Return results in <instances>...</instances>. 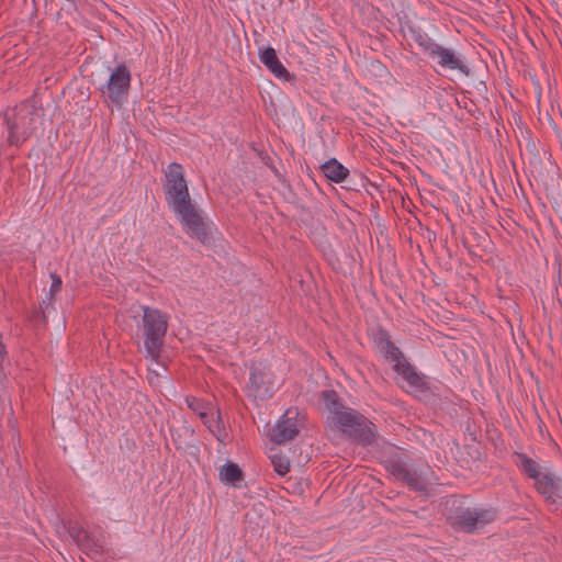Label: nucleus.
I'll return each mask as SVG.
<instances>
[{"label": "nucleus", "instance_id": "obj_1", "mask_svg": "<svg viewBox=\"0 0 562 562\" xmlns=\"http://www.w3.org/2000/svg\"><path fill=\"white\" fill-rule=\"evenodd\" d=\"M165 194L168 205L178 216L186 233L202 244L207 239V229L204 220L192 201L183 168L178 162H171L166 171Z\"/></svg>", "mask_w": 562, "mask_h": 562}, {"label": "nucleus", "instance_id": "obj_2", "mask_svg": "<svg viewBox=\"0 0 562 562\" xmlns=\"http://www.w3.org/2000/svg\"><path fill=\"white\" fill-rule=\"evenodd\" d=\"M41 116L42 109L31 101L22 102L12 114L5 113L3 120L9 132V144L19 146L24 143L36 130Z\"/></svg>", "mask_w": 562, "mask_h": 562}, {"label": "nucleus", "instance_id": "obj_3", "mask_svg": "<svg viewBox=\"0 0 562 562\" xmlns=\"http://www.w3.org/2000/svg\"><path fill=\"white\" fill-rule=\"evenodd\" d=\"M497 518L495 508H471L456 507L454 512L447 517L449 525L467 533H474L493 522Z\"/></svg>", "mask_w": 562, "mask_h": 562}, {"label": "nucleus", "instance_id": "obj_4", "mask_svg": "<svg viewBox=\"0 0 562 562\" xmlns=\"http://www.w3.org/2000/svg\"><path fill=\"white\" fill-rule=\"evenodd\" d=\"M336 425L345 435L362 446H371L376 441L375 425L353 408L342 412Z\"/></svg>", "mask_w": 562, "mask_h": 562}, {"label": "nucleus", "instance_id": "obj_5", "mask_svg": "<svg viewBox=\"0 0 562 562\" xmlns=\"http://www.w3.org/2000/svg\"><path fill=\"white\" fill-rule=\"evenodd\" d=\"M143 335L146 351H158L168 328V316L157 308L146 305L142 307Z\"/></svg>", "mask_w": 562, "mask_h": 562}, {"label": "nucleus", "instance_id": "obj_6", "mask_svg": "<svg viewBox=\"0 0 562 562\" xmlns=\"http://www.w3.org/2000/svg\"><path fill=\"white\" fill-rule=\"evenodd\" d=\"M386 359L393 363V370L405 380L416 392L429 391L426 376L408 362L404 353H385Z\"/></svg>", "mask_w": 562, "mask_h": 562}, {"label": "nucleus", "instance_id": "obj_7", "mask_svg": "<svg viewBox=\"0 0 562 562\" xmlns=\"http://www.w3.org/2000/svg\"><path fill=\"white\" fill-rule=\"evenodd\" d=\"M249 390L259 397L272 395V372L267 363L254 361L250 366Z\"/></svg>", "mask_w": 562, "mask_h": 562}, {"label": "nucleus", "instance_id": "obj_8", "mask_svg": "<svg viewBox=\"0 0 562 562\" xmlns=\"http://www.w3.org/2000/svg\"><path fill=\"white\" fill-rule=\"evenodd\" d=\"M130 83L131 72L124 64H121L111 74L103 92L108 94L113 103L121 104L127 95Z\"/></svg>", "mask_w": 562, "mask_h": 562}, {"label": "nucleus", "instance_id": "obj_9", "mask_svg": "<svg viewBox=\"0 0 562 562\" xmlns=\"http://www.w3.org/2000/svg\"><path fill=\"white\" fill-rule=\"evenodd\" d=\"M384 464L387 472L396 480L405 483L411 490L416 492L426 491V485L420 476L415 471H411L400 457L389 458Z\"/></svg>", "mask_w": 562, "mask_h": 562}, {"label": "nucleus", "instance_id": "obj_10", "mask_svg": "<svg viewBox=\"0 0 562 562\" xmlns=\"http://www.w3.org/2000/svg\"><path fill=\"white\" fill-rule=\"evenodd\" d=\"M67 532L77 547L87 555L98 558L103 555V546L94 539L83 527L69 522Z\"/></svg>", "mask_w": 562, "mask_h": 562}, {"label": "nucleus", "instance_id": "obj_11", "mask_svg": "<svg viewBox=\"0 0 562 562\" xmlns=\"http://www.w3.org/2000/svg\"><path fill=\"white\" fill-rule=\"evenodd\" d=\"M429 57L437 58V63L442 69L458 70L465 76L470 75L469 67L452 49L445 48L437 44Z\"/></svg>", "mask_w": 562, "mask_h": 562}, {"label": "nucleus", "instance_id": "obj_12", "mask_svg": "<svg viewBox=\"0 0 562 562\" xmlns=\"http://www.w3.org/2000/svg\"><path fill=\"white\" fill-rule=\"evenodd\" d=\"M291 414V409H288L272 428L270 437L273 442L282 445L293 440L299 435L297 425L293 420L294 417L290 416Z\"/></svg>", "mask_w": 562, "mask_h": 562}, {"label": "nucleus", "instance_id": "obj_13", "mask_svg": "<svg viewBox=\"0 0 562 562\" xmlns=\"http://www.w3.org/2000/svg\"><path fill=\"white\" fill-rule=\"evenodd\" d=\"M261 63L279 79L289 80L290 72L279 60L276 50L272 47L266 48L260 54Z\"/></svg>", "mask_w": 562, "mask_h": 562}, {"label": "nucleus", "instance_id": "obj_14", "mask_svg": "<svg viewBox=\"0 0 562 562\" xmlns=\"http://www.w3.org/2000/svg\"><path fill=\"white\" fill-rule=\"evenodd\" d=\"M324 176L333 182H342L349 175V170L337 159L331 158L321 166Z\"/></svg>", "mask_w": 562, "mask_h": 562}, {"label": "nucleus", "instance_id": "obj_15", "mask_svg": "<svg viewBox=\"0 0 562 562\" xmlns=\"http://www.w3.org/2000/svg\"><path fill=\"white\" fill-rule=\"evenodd\" d=\"M321 400L324 402L326 408L334 414L335 424L338 422V417L342 412H348L349 407H346L338 393L334 390H326L321 393Z\"/></svg>", "mask_w": 562, "mask_h": 562}, {"label": "nucleus", "instance_id": "obj_16", "mask_svg": "<svg viewBox=\"0 0 562 562\" xmlns=\"http://www.w3.org/2000/svg\"><path fill=\"white\" fill-rule=\"evenodd\" d=\"M220 480L225 484L238 486L244 480V473L236 463L227 461L220 470Z\"/></svg>", "mask_w": 562, "mask_h": 562}, {"label": "nucleus", "instance_id": "obj_17", "mask_svg": "<svg viewBox=\"0 0 562 562\" xmlns=\"http://www.w3.org/2000/svg\"><path fill=\"white\" fill-rule=\"evenodd\" d=\"M408 38L413 41L418 47H420L426 54L430 55L434 48L437 46V43L432 41V38L425 32L414 29L412 26L408 27Z\"/></svg>", "mask_w": 562, "mask_h": 562}, {"label": "nucleus", "instance_id": "obj_18", "mask_svg": "<svg viewBox=\"0 0 562 562\" xmlns=\"http://www.w3.org/2000/svg\"><path fill=\"white\" fill-rule=\"evenodd\" d=\"M536 487L547 499L554 501V496L558 492V484L554 482L552 476L549 474H541L536 480Z\"/></svg>", "mask_w": 562, "mask_h": 562}, {"label": "nucleus", "instance_id": "obj_19", "mask_svg": "<svg viewBox=\"0 0 562 562\" xmlns=\"http://www.w3.org/2000/svg\"><path fill=\"white\" fill-rule=\"evenodd\" d=\"M147 370L155 375H160L167 369L168 357L166 353H146Z\"/></svg>", "mask_w": 562, "mask_h": 562}, {"label": "nucleus", "instance_id": "obj_20", "mask_svg": "<svg viewBox=\"0 0 562 562\" xmlns=\"http://www.w3.org/2000/svg\"><path fill=\"white\" fill-rule=\"evenodd\" d=\"M374 345L380 351H400L397 347L391 341L389 333L382 328H378L373 333Z\"/></svg>", "mask_w": 562, "mask_h": 562}, {"label": "nucleus", "instance_id": "obj_21", "mask_svg": "<svg viewBox=\"0 0 562 562\" xmlns=\"http://www.w3.org/2000/svg\"><path fill=\"white\" fill-rule=\"evenodd\" d=\"M520 460V469L531 479L537 480L541 473L539 465L535 460L526 456L525 453L517 454Z\"/></svg>", "mask_w": 562, "mask_h": 562}, {"label": "nucleus", "instance_id": "obj_22", "mask_svg": "<svg viewBox=\"0 0 562 562\" xmlns=\"http://www.w3.org/2000/svg\"><path fill=\"white\" fill-rule=\"evenodd\" d=\"M274 471L279 475H285L290 471V461L285 456L273 454L270 457Z\"/></svg>", "mask_w": 562, "mask_h": 562}, {"label": "nucleus", "instance_id": "obj_23", "mask_svg": "<svg viewBox=\"0 0 562 562\" xmlns=\"http://www.w3.org/2000/svg\"><path fill=\"white\" fill-rule=\"evenodd\" d=\"M186 403L191 411L198 413L201 417H204L206 415L204 413L205 405L203 401L193 396H187Z\"/></svg>", "mask_w": 562, "mask_h": 562}, {"label": "nucleus", "instance_id": "obj_24", "mask_svg": "<svg viewBox=\"0 0 562 562\" xmlns=\"http://www.w3.org/2000/svg\"><path fill=\"white\" fill-rule=\"evenodd\" d=\"M50 278H52V285L49 289V300L53 301L55 294L60 291L63 282H61L60 277L57 276L56 273H52Z\"/></svg>", "mask_w": 562, "mask_h": 562}, {"label": "nucleus", "instance_id": "obj_25", "mask_svg": "<svg viewBox=\"0 0 562 562\" xmlns=\"http://www.w3.org/2000/svg\"><path fill=\"white\" fill-rule=\"evenodd\" d=\"M4 355L5 353H0V372H2V363H3V360H4Z\"/></svg>", "mask_w": 562, "mask_h": 562}, {"label": "nucleus", "instance_id": "obj_26", "mask_svg": "<svg viewBox=\"0 0 562 562\" xmlns=\"http://www.w3.org/2000/svg\"><path fill=\"white\" fill-rule=\"evenodd\" d=\"M5 345L2 341V336L0 335V351H4Z\"/></svg>", "mask_w": 562, "mask_h": 562}, {"label": "nucleus", "instance_id": "obj_27", "mask_svg": "<svg viewBox=\"0 0 562 562\" xmlns=\"http://www.w3.org/2000/svg\"><path fill=\"white\" fill-rule=\"evenodd\" d=\"M237 562H245V561H244V560H239V561H237Z\"/></svg>", "mask_w": 562, "mask_h": 562}]
</instances>
